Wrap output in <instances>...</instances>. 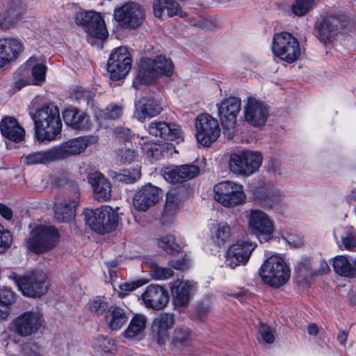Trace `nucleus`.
<instances>
[{
  "label": "nucleus",
  "mask_w": 356,
  "mask_h": 356,
  "mask_svg": "<svg viewBox=\"0 0 356 356\" xmlns=\"http://www.w3.org/2000/svg\"><path fill=\"white\" fill-rule=\"evenodd\" d=\"M314 0H296L291 10L296 16H304L312 9Z\"/></svg>",
  "instance_id": "obj_47"
},
{
  "label": "nucleus",
  "mask_w": 356,
  "mask_h": 356,
  "mask_svg": "<svg viewBox=\"0 0 356 356\" xmlns=\"http://www.w3.org/2000/svg\"><path fill=\"white\" fill-rule=\"evenodd\" d=\"M191 341V331L187 327H177L172 337V343L177 347L188 346Z\"/></svg>",
  "instance_id": "obj_42"
},
{
  "label": "nucleus",
  "mask_w": 356,
  "mask_h": 356,
  "mask_svg": "<svg viewBox=\"0 0 356 356\" xmlns=\"http://www.w3.org/2000/svg\"><path fill=\"white\" fill-rule=\"evenodd\" d=\"M55 156L53 148L45 150L33 152L28 155H24L21 158V161L26 165H36L55 161Z\"/></svg>",
  "instance_id": "obj_39"
},
{
  "label": "nucleus",
  "mask_w": 356,
  "mask_h": 356,
  "mask_svg": "<svg viewBox=\"0 0 356 356\" xmlns=\"http://www.w3.org/2000/svg\"><path fill=\"white\" fill-rule=\"evenodd\" d=\"M215 236L218 245H224L225 243L228 242L230 238L231 230L229 226L226 223L219 224L215 232Z\"/></svg>",
  "instance_id": "obj_50"
},
{
  "label": "nucleus",
  "mask_w": 356,
  "mask_h": 356,
  "mask_svg": "<svg viewBox=\"0 0 356 356\" xmlns=\"http://www.w3.org/2000/svg\"><path fill=\"white\" fill-rule=\"evenodd\" d=\"M97 138L93 136H85L70 139L57 147H54L56 161L65 159L70 156L79 155L90 145L97 143Z\"/></svg>",
  "instance_id": "obj_14"
},
{
  "label": "nucleus",
  "mask_w": 356,
  "mask_h": 356,
  "mask_svg": "<svg viewBox=\"0 0 356 356\" xmlns=\"http://www.w3.org/2000/svg\"><path fill=\"white\" fill-rule=\"evenodd\" d=\"M13 241V236L10 231L4 229L0 225V252H4Z\"/></svg>",
  "instance_id": "obj_54"
},
{
  "label": "nucleus",
  "mask_w": 356,
  "mask_h": 356,
  "mask_svg": "<svg viewBox=\"0 0 356 356\" xmlns=\"http://www.w3.org/2000/svg\"><path fill=\"white\" fill-rule=\"evenodd\" d=\"M76 202L73 200L57 202L54 205V217L58 222H69L74 216Z\"/></svg>",
  "instance_id": "obj_37"
},
{
  "label": "nucleus",
  "mask_w": 356,
  "mask_h": 356,
  "mask_svg": "<svg viewBox=\"0 0 356 356\" xmlns=\"http://www.w3.org/2000/svg\"><path fill=\"white\" fill-rule=\"evenodd\" d=\"M254 195L257 199L264 202L267 207L277 211H283L289 205L288 200L279 192L277 193H264V189L261 188L254 192Z\"/></svg>",
  "instance_id": "obj_31"
},
{
  "label": "nucleus",
  "mask_w": 356,
  "mask_h": 356,
  "mask_svg": "<svg viewBox=\"0 0 356 356\" xmlns=\"http://www.w3.org/2000/svg\"><path fill=\"white\" fill-rule=\"evenodd\" d=\"M114 131L119 139L129 140L131 138V132L129 129L117 127Z\"/></svg>",
  "instance_id": "obj_61"
},
{
  "label": "nucleus",
  "mask_w": 356,
  "mask_h": 356,
  "mask_svg": "<svg viewBox=\"0 0 356 356\" xmlns=\"http://www.w3.org/2000/svg\"><path fill=\"white\" fill-rule=\"evenodd\" d=\"M259 333L261 339L267 343H272L274 341V333L273 330L264 323H260Z\"/></svg>",
  "instance_id": "obj_56"
},
{
  "label": "nucleus",
  "mask_w": 356,
  "mask_h": 356,
  "mask_svg": "<svg viewBox=\"0 0 356 356\" xmlns=\"http://www.w3.org/2000/svg\"><path fill=\"white\" fill-rule=\"evenodd\" d=\"M259 274L265 284L279 288L289 280L290 269L283 258L273 255L262 264Z\"/></svg>",
  "instance_id": "obj_2"
},
{
  "label": "nucleus",
  "mask_w": 356,
  "mask_h": 356,
  "mask_svg": "<svg viewBox=\"0 0 356 356\" xmlns=\"http://www.w3.org/2000/svg\"><path fill=\"white\" fill-rule=\"evenodd\" d=\"M0 131L3 136L14 142L22 141L25 131L14 117L5 116L0 122Z\"/></svg>",
  "instance_id": "obj_29"
},
{
  "label": "nucleus",
  "mask_w": 356,
  "mask_h": 356,
  "mask_svg": "<svg viewBox=\"0 0 356 356\" xmlns=\"http://www.w3.org/2000/svg\"><path fill=\"white\" fill-rule=\"evenodd\" d=\"M111 176L117 181L131 184L140 178V172L138 169H134L132 171L129 170H122L120 172L113 171L111 172Z\"/></svg>",
  "instance_id": "obj_44"
},
{
  "label": "nucleus",
  "mask_w": 356,
  "mask_h": 356,
  "mask_svg": "<svg viewBox=\"0 0 356 356\" xmlns=\"http://www.w3.org/2000/svg\"><path fill=\"white\" fill-rule=\"evenodd\" d=\"M37 59L35 57L30 58L26 63L29 67H32V75L38 81H42L45 78L47 67L42 63H36Z\"/></svg>",
  "instance_id": "obj_45"
},
{
  "label": "nucleus",
  "mask_w": 356,
  "mask_h": 356,
  "mask_svg": "<svg viewBox=\"0 0 356 356\" xmlns=\"http://www.w3.org/2000/svg\"><path fill=\"white\" fill-rule=\"evenodd\" d=\"M121 160L124 163H131L134 161L136 156V153L134 150L130 149H122L120 151Z\"/></svg>",
  "instance_id": "obj_59"
},
{
  "label": "nucleus",
  "mask_w": 356,
  "mask_h": 356,
  "mask_svg": "<svg viewBox=\"0 0 356 356\" xmlns=\"http://www.w3.org/2000/svg\"><path fill=\"white\" fill-rule=\"evenodd\" d=\"M35 136L39 141H52L62 131L59 108L53 104H47L31 114Z\"/></svg>",
  "instance_id": "obj_1"
},
{
  "label": "nucleus",
  "mask_w": 356,
  "mask_h": 356,
  "mask_svg": "<svg viewBox=\"0 0 356 356\" xmlns=\"http://www.w3.org/2000/svg\"><path fill=\"white\" fill-rule=\"evenodd\" d=\"M332 266L334 272L341 276L356 277V259L352 264L346 256H337L333 259Z\"/></svg>",
  "instance_id": "obj_36"
},
{
  "label": "nucleus",
  "mask_w": 356,
  "mask_h": 356,
  "mask_svg": "<svg viewBox=\"0 0 356 356\" xmlns=\"http://www.w3.org/2000/svg\"><path fill=\"white\" fill-rule=\"evenodd\" d=\"M44 323L43 316L37 311H28L18 316L10 324V330L19 337L37 333Z\"/></svg>",
  "instance_id": "obj_13"
},
{
  "label": "nucleus",
  "mask_w": 356,
  "mask_h": 356,
  "mask_svg": "<svg viewBox=\"0 0 356 356\" xmlns=\"http://www.w3.org/2000/svg\"><path fill=\"white\" fill-rule=\"evenodd\" d=\"M105 319L106 324L112 330H119L127 322L128 316L122 308L111 306L106 314Z\"/></svg>",
  "instance_id": "obj_35"
},
{
  "label": "nucleus",
  "mask_w": 356,
  "mask_h": 356,
  "mask_svg": "<svg viewBox=\"0 0 356 356\" xmlns=\"http://www.w3.org/2000/svg\"><path fill=\"white\" fill-rule=\"evenodd\" d=\"M272 50L274 55L289 63L295 62L300 56L299 42L288 32L274 35Z\"/></svg>",
  "instance_id": "obj_6"
},
{
  "label": "nucleus",
  "mask_w": 356,
  "mask_h": 356,
  "mask_svg": "<svg viewBox=\"0 0 356 356\" xmlns=\"http://www.w3.org/2000/svg\"><path fill=\"white\" fill-rule=\"evenodd\" d=\"M248 232L256 236L261 242L271 239L275 228L270 217L264 211L250 209L247 214Z\"/></svg>",
  "instance_id": "obj_7"
},
{
  "label": "nucleus",
  "mask_w": 356,
  "mask_h": 356,
  "mask_svg": "<svg viewBox=\"0 0 356 356\" xmlns=\"http://www.w3.org/2000/svg\"><path fill=\"white\" fill-rule=\"evenodd\" d=\"M89 184L94 189L95 199L99 202H106L111 197V184L99 172L90 173L88 176Z\"/></svg>",
  "instance_id": "obj_25"
},
{
  "label": "nucleus",
  "mask_w": 356,
  "mask_h": 356,
  "mask_svg": "<svg viewBox=\"0 0 356 356\" xmlns=\"http://www.w3.org/2000/svg\"><path fill=\"white\" fill-rule=\"evenodd\" d=\"M147 318L145 315L135 314L131 318L128 327L124 332L126 338H133L144 331L146 327Z\"/></svg>",
  "instance_id": "obj_41"
},
{
  "label": "nucleus",
  "mask_w": 356,
  "mask_h": 356,
  "mask_svg": "<svg viewBox=\"0 0 356 356\" xmlns=\"http://www.w3.org/2000/svg\"><path fill=\"white\" fill-rule=\"evenodd\" d=\"M15 302V295L9 288L0 289V320H6L10 315V306Z\"/></svg>",
  "instance_id": "obj_40"
},
{
  "label": "nucleus",
  "mask_w": 356,
  "mask_h": 356,
  "mask_svg": "<svg viewBox=\"0 0 356 356\" xmlns=\"http://www.w3.org/2000/svg\"><path fill=\"white\" fill-rule=\"evenodd\" d=\"M0 214L6 220H10L13 217L12 210L3 204H0Z\"/></svg>",
  "instance_id": "obj_63"
},
{
  "label": "nucleus",
  "mask_w": 356,
  "mask_h": 356,
  "mask_svg": "<svg viewBox=\"0 0 356 356\" xmlns=\"http://www.w3.org/2000/svg\"><path fill=\"white\" fill-rule=\"evenodd\" d=\"M245 121L254 127H261L265 124L268 117V110L264 104L254 97H248L244 108Z\"/></svg>",
  "instance_id": "obj_19"
},
{
  "label": "nucleus",
  "mask_w": 356,
  "mask_h": 356,
  "mask_svg": "<svg viewBox=\"0 0 356 356\" xmlns=\"http://www.w3.org/2000/svg\"><path fill=\"white\" fill-rule=\"evenodd\" d=\"M158 245L168 254L177 252L180 250V246L175 242L173 235H167L158 241Z\"/></svg>",
  "instance_id": "obj_46"
},
{
  "label": "nucleus",
  "mask_w": 356,
  "mask_h": 356,
  "mask_svg": "<svg viewBox=\"0 0 356 356\" xmlns=\"http://www.w3.org/2000/svg\"><path fill=\"white\" fill-rule=\"evenodd\" d=\"M241 104V99L235 97H229L220 103L218 106V114L223 127L228 130L234 128Z\"/></svg>",
  "instance_id": "obj_18"
},
{
  "label": "nucleus",
  "mask_w": 356,
  "mask_h": 356,
  "mask_svg": "<svg viewBox=\"0 0 356 356\" xmlns=\"http://www.w3.org/2000/svg\"><path fill=\"white\" fill-rule=\"evenodd\" d=\"M93 97L94 94L92 92L84 89L78 90L74 94L76 101L86 107L94 106Z\"/></svg>",
  "instance_id": "obj_48"
},
{
  "label": "nucleus",
  "mask_w": 356,
  "mask_h": 356,
  "mask_svg": "<svg viewBox=\"0 0 356 356\" xmlns=\"http://www.w3.org/2000/svg\"><path fill=\"white\" fill-rule=\"evenodd\" d=\"M170 265L176 270L184 271L189 268V261L186 258L173 259L170 261Z\"/></svg>",
  "instance_id": "obj_58"
},
{
  "label": "nucleus",
  "mask_w": 356,
  "mask_h": 356,
  "mask_svg": "<svg viewBox=\"0 0 356 356\" xmlns=\"http://www.w3.org/2000/svg\"><path fill=\"white\" fill-rule=\"evenodd\" d=\"M22 7L20 0H10L0 13V28L8 30L21 18Z\"/></svg>",
  "instance_id": "obj_26"
},
{
  "label": "nucleus",
  "mask_w": 356,
  "mask_h": 356,
  "mask_svg": "<svg viewBox=\"0 0 356 356\" xmlns=\"http://www.w3.org/2000/svg\"><path fill=\"white\" fill-rule=\"evenodd\" d=\"M132 58L127 48L119 47L111 52L107 63V70L111 79L120 80L124 78L131 68Z\"/></svg>",
  "instance_id": "obj_12"
},
{
  "label": "nucleus",
  "mask_w": 356,
  "mask_h": 356,
  "mask_svg": "<svg viewBox=\"0 0 356 356\" xmlns=\"http://www.w3.org/2000/svg\"><path fill=\"white\" fill-rule=\"evenodd\" d=\"M75 22L92 38L104 40L108 36L105 22L100 13L93 10H81L75 15Z\"/></svg>",
  "instance_id": "obj_11"
},
{
  "label": "nucleus",
  "mask_w": 356,
  "mask_h": 356,
  "mask_svg": "<svg viewBox=\"0 0 356 356\" xmlns=\"http://www.w3.org/2000/svg\"><path fill=\"white\" fill-rule=\"evenodd\" d=\"M24 44L13 38L0 39V67L16 60L24 51Z\"/></svg>",
  "instance_id": "obj_21"
},
{
  "label": "nucleus",
  "mask_w": 356,
  "mask_h": 356,
  "mask_svg": "<svg viewBox=\"0 0 356 356\" xmlns=\"http://www.w3.org/2000/svg\"><path fill=\"white\" fill-rule=\"evenodd\" d=\"M63 118L65 124L74 129L87 130L91 125L90 117L76 108L65 109Z\"/></svg>",
  "instance_id": "obj_30"
},
{
  "label": "nucleus",
  "mask_w": 356,
  "mask_h": 356,
  "mask_svg": "<svg viewBox=\"0 0 356 356\" xmlns=\"http://www.w3.org/2000/svg\"><path fill=\"white\" fill-rule=\"evenodd\" d=\"M195 124L197 140L204 147H209L220 135L218 121L209 114L199 115Z\"/></svg>",
  "instance_id": "obj_10"
},
{
  "label": "nucleus",
  "mask_w": 356,
  "mask_h": 356,
  "mask_svg": "<svg viewBox=\"0 0 356 356\" xmlns=\"http://www.w3.org/2000/svg\"><path fill=\"white\" fill-rule=\"evenodd\" d=\"M151 275L156 280L168 279L173 275V270L169 268H161L156 264H152Z\"/></svg>",
  "instance_id": "obj_53"
},
{
  "label": "nucleus",
  "mask_w": 356,
  "mask_h": 356,
  "mask_svg": "<svg viewBox=\"0 0 356 356\" xmlns=\"http://www.w3.org/2000/svg\"><path fill=\"white\" fill-rule=\"evenodd\" d=\"M155 72L152 58H143L138 65L136 79L140 83L149 84L157 77Z\"/></svg>",
  "instance_id": "obj_34"
},
{
  "label": "nucleus",
  "mask_w": 356,
  "mask_h": 356,
  "mask_svg": "<svg viewBox=\"0 0 356 356\" xmlns=\"http://www.w3.org/2000/svg\"><path fill=\"white\" fill-rule=\"evenodd\" d=\"M145 153L148 157L154 158L155 153L159 152V149L156 147L153 146L152 145H146L144 147Z\"/></svg>",
  "instance_id": "obj_64"
},
{
  "label": "nucleus",
  "mask_w": 356,
  "mask_h": 356,
  "mask_svg": "<svg viewBox=\"0 0 356 356\" xmlns=\"http://www.w3.org/2000/svg\"><path fill=\"white\" fill-rule=\"evenodd\" d=\"M244 154V159L248 162V165L243 169L241 166H236V164H234L235 170L237 172H244L248 175H252L257 171L261 165L262 156L260 153L246 150L243 152Z\"/></svg>",
  "instance_id": "obj_38"
},
{
  "label": "nucleus",
  "mask_w": 356,
  "mask_h": 356,
  "mask_svg": "<svg viewBox=\"0 0 356 356\" xmlns=\"http://www.w3.org/2000/svg\"><path fill=\"white\" fill-rule=\"evenodd\" d=\"M192 282L179 280L172 282L171 293L172 304L175 309H181L188 306L193 289Z\"/></svg>",
  "instance_id": "obj_24"
},
{
  "label": "nucleus",
  "mask_w": 356,
  "mask_h": 356,
  "mask_svg": "<svg viewBox=\"0 0 356 356\" xmlns=\"http://www.w3.org/2000/svg\"><path fill=\"white\" fill-rule=\"evenodd\" d=\"M59 233L52 226L37 225L26 239V246L36 254H43L54 249L58 244Z\"/></svg>",
  "instance_id": "obj_4"
},
{
  "label": "nucleus",
  "mask_w": 356,
  "mask_h": 356,
  "mask_svg": "<svg viewBox=\"0 0 356 356\" xmlns=\"http://www.w3.org/2000/svg\"><path fill=\"white\" fill-rule=\"evenodd\" d=\"M161 198V189L147 184L136 192L133 198V205L139 211H146L154 206Z\"/></svg>",
  "instance_id": "obj_15"
},
{
  "label": "nucleus",
  "mask_w": 356,
  "mask_h": 356,
  "mask_svg": "<svg viewBox=\"0 0 356 356\" xmlns=\"http://www.w3.org/2000/svg\"><path fill=\"white\" fill-rule=\"evenodd\" d=\"M256 244L248 241H237L227 252V264L232 268L240 264H245L250 259Z\"/></svg>",
  "instance_id": "obj_17"
},
{
  "label": "nucleus",
  "mask_w": 356,
  "mask_h": 356,
  "mask_svg": "<svg viewBox=\"0 0 356 356\" xmlns=\"http://www.w3.org/2000/svg\"><path fill=\"white\" fill-rule=\"evenodd\" d=\"M123 108L122 106L111 104L106 108V118L112 120L119 118L122 114Z\"/></svg>",
  "instance_id": "obj_57"
},
{
  "label": "nucleus",
  "mask_w": 356,
  "mask_h": 356,
  "mask_svg": "<svg viewBox=\"0 0 356 356\" xmlns=\"http://www.w3.org/2000/svg\"><path fill=\"white\" fill-rule=\"evenodd\" d=\"M19 289L24 296L39 298L47 291V275L42 270H33L19 276L16 273L10 275Z\"/></svg>",
  "instance_id": "obj_5"
},
{
  "label": "nucleus",
  "mask_w": 356,
  "mask_h": 356,
  "mask_svg": "<svg viewBox=\"0 0 356 356\" xmlns=\"http://www.w3.org/2000/svg\"><path fill=\"white\" fill-rule=\"evenodd\" d=\"M22 356H40L37 345H25L22 349Z\"/></svg>",
  "instance_id": "obj_60"
},
{
  "label": "nucleus",
  "mask_w": 356,
  "mask_h": 356,
  "mask_svg": "<svg viewBox=\"0 0 356 356\" xmlns=\"http://www.w3.org/2000/svg\"><path fill=\"white\" fill-rule=\"evenodd\" d=\"M344 18V16L337 15L322 17L321 21L316 22L315 26L319 40L325 44L330 42L331 38L339 32V29L345 26Z\"/></svg>",
  "instance_id": "obj_16"
},
{
  "label": "nucleus",
  "mask_w": 356,
  "mask_h": 356,
  "mask_svg": "<svg viewBox=\"0 0 356 356\" xmlns=\"http://www.w3.org/2000/svg\"><path fill=\"white\" fill-rule=\"evenodd\" d=\"M175 324V315L162 313L157 316L152 323V332L158 344L164 345L169 339L168 330Z\"/></svg>",
  "instance_id": "obj_22"
},
{
  "label": "nucleus",
  "mask_w": 356,
  "mask_h": 356,
  "mask_svg": "<svg viewBox=\"0 0 356 356\" xmlns=\"http://www.w3.org/2000/svg\"><path fill=\"white\" fill-rule=\"evenodd\" d=\"M164 10H166L169 17L176 15L180 17H186L187 14L183 12L179 4L175 0H154L153 2L154 15L161 18Z\"/></svg>",
  "instance_id": "obj_32"
},
{
  "label": "nucleus",
  "mask_w": 356,
  "mask_h": 356,
  "mask_svg": "<svg viewBox=\"0 0 356 356\" xmlns=\"http://www.w3.org/2000/svg\"><path fill=\"white\" fill-rule=\"evenodd\" d=\"M341 241L346 250H353L356 247V231L353 227H348L341 236Z\"/></svg>",
  "instance_id": "obj_51"
},
{
  "label": "nucleus",
  "mask_w": 356,
  "mask_h": 356,
  "mask_svg": "<svg viewBox=\"0 0 356 356\" xmlns=\"http://www.w3.org/2000/svg\"><path fill=\"white\" fill-rule=\"evenodd\" d=\"M84 220L93 231L103 234L117 228L119 217L113 208L105 205L96 209H87L84 212Z\"/></svg>",
  "instance_id": "obj_3"
},
{
  "label": "nucleus",
  "mask_w": 356,
  "mask_h": 356,
  "mask_svg": "<svg viewBox=\"0 0 356 356\" xmlns=\"http://www.w3.org/2000/svg\"><path fill=\"white\" fill-rule=\"evenodd\" d=\"M135 116L141 121L159 115L162 111L160 104L153 97H143L135 103Z\"/></svg>",
  "instance_id": "obj_28"
},
{
  "label": "nucleus",
  "mask_w": 356,
  "mask_h": 356,
  "mask_svg": "<svg viewBox=\"0 0 356 356\" xmlns=\"http://www.w3.org/2000/svg\"><path fill=\"white\" fill-rule=\"evenodd\" d=\"M234 163L236 164V166L238 165L239 168L241 166L243 169L245 167V165H248V162H246L245 159H244V154L243 152L241 154H232L230 155L229 161V168L231 172L236 175H241L244 176L250 175L244 172H237L235 170L234 167Z\"/></svg>",
  "instance_id": "obj_49"
},
{
  "label": "nucleus",
  "mask_w": 356,
  "mask_h": 356,
  "mask_svg": "<svg viewBox=\"0 0 356 356\" xmlns=\"http://www.w3.org/2000/svg\"><path fill=\"white\" fill-rule=\"evenodd\" d=\"M210 312V307L208 305H200L196 310L195 316L200 320L204 321Z\"/></svg>",
  "instance_id": "obj_62"
},
{
  "label": "nucleus",
  "mask_w": 356,
  "mask_h": 356,
  "mask_svg": "<svg viewBox=\"0 0 356 356\" xmlns=\"http://www.w3.org/2000/svg\"><path fill=\"white\" fill-rule=\"evenodd\" d=\"M183 200L180 193L176 190L169 191L166 195L165 204L161 220L163 223L171 222L176 211L180 208Z\"/></svg>",
  "instance_id": "obj_33"
},
{
  "label": "nucleus",
  "mask_w": 356,
  "mask_h": 356,
  "mask_svg": "<svg viewBox=\"0 0 356 356\" xmlns=\"http://www.w3.org/2000/svg\"><path fill=\"white\" fill-rule=\"evenodd\" d=\"M152 60H154V68L157 76L161 74L170 76L172 74L173 63L171 60L167 59L161 55L157 56Z\"/></svg>",
  "instance_id": "obj_43"
},
{
  "label": "nucleus",
  "mask_w": 356,
  "mask_h": 356,
  "mask_svg": "<svg viewBox=\"0 0 356 356\" xmlns=\"http://www.w3.org/2000/svg\"><path fill=\"white\" fill-rule=\"evenodd\" d=\"M88 308L92 313L99 316L108 311L109 307L106 301L97 298L88 303Z\"/></svg>",
  "instance_id": "obj_52"
},
{
  "label": "nucleus",
  "mask_w": 356,
  "mask_h": 356,
  "mask_svg": "<svg viewBox=\"0 0 356 356\" xmlns=\"http://www.w3.org/2000/svg\"><path fill=\"white\" fill-rule=\"evenodd\" d=\"M213 191L214 199L225 207L241 204L246 197L243 186L230 181L216 184Z\"/></svg>",
  "instance_id": "obj_8"
},
{
  "label": "nucleus",
  "mask_w": 356,
  "mask_h": 356,
  "mask_svg": "<svg viewBox=\"0 0 356 356\" xmlns=\"http://www.w3.org/2000/svg\"><path fill=\"white\" fill-rule=\"evenodd\" d=\"M144 8L135 2H128L117 8L114 11V18L123 29H136L142 25L145 20Z\"/></svg>",
  "instance_id": "obj_9"
},
{
  "label": "nucleus",
  "mask_w": 356,
  "mask_h": 356,
  "mask_svg": "<svg viewBox=\"0 0 356 356\" xmlns=\"http://www.w3.org/2000/svg\"><path fill=\"white\" fill-rule=\"evenodd\" d=\"M200 173V168L194 164H185L175 166L173 168H167L164 171L163 177L165 180L171 183H182L192 179Z\"/></svg>",
  "instance_id": "obj_23"
},
{
  "label": "nucleus",
  "mask_w": 356,
  "mask_h": 356,
  "mask_svg": "<svg viewBox=\"0 0 356 356\" xmlns=\"http://www.w3.org/2000/svg\"><path fill=\"white\" fill-rule=\"evenodd\" d=\"M95 345L103 351L109 353L114 349L115 343L111 339L100 335L95 339Z\"/></svg>",
  "instance_id": "obj_55"
},
{
  "label": "nucleus",
  "mask_w": 356,
  "mask_h": 356,
  "mask_svg": "<svg viewBox=\"0 0 356 356\" xmlns=\"http://www.w3.org/2000/svg\"><path fill=\"white\" fill-rule=\"evenodd\" d=\"M142 300L146 307L154 310L163 309L169 302L168 291L157 284L149 285L142 294Z\"/></svg>",
  "instance_id": "obj_20"
},
{
  "label": "nucleus",
  "mask_w": 356,
  "mask_h": 356,
  "mask_svg": "<svg viewBox=\"0 0 356 356\" xmlns=\"http://www.w3.org/2000/svg\"><path fill=\"white\" fill-rule=\"evenodd\" d=\"M149 133L154 136H159L164 140L173 141L181 138L179 126L165 122H153L149 124Z\"/></svg>",
  "instance_id": "obj_27"
}]
</instances>
